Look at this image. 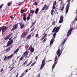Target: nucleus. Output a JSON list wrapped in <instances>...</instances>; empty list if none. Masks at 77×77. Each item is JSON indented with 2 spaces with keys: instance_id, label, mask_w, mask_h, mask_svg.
<instances>
[{
  "instance_id": "f257e3e1",
  "label": "nucleus",
  "mask_w": 77,
  "mask_h": 77,
  "mask_svg": "<svg viewBox=\"0 0 77 77\" xmlns=\"http://www.w3.org/2000/svg\"><path fill=\"white\" fill-rule=\"evenodd\" d=\"M60 27H61V25L59 26L58 27H57V26H55L53 29L52 30V32H55V33H54L53 35L52 38L53 39H54L55 38H56V33H57L58 32H59V29H60Z\"/></svg>"
},
{
  "instance_id": "f03ea898",
  "label": "nucleus",
  "mask_w": 77,
  "mask_h": 77,
  "mask_svg": "<svg viewBox=\"0 0 77 77\" xmlns=\"http://www.w3.org/2000/svg\"><path fill=\"white\" fill-rule=\"evenodd\" d=\"M54 60V63L52 66V70H53V69L54 68V67L55 66V65H56L57 64V60H58V59H57V56L55 57Z\"/></svg>"
},
{
  "instance_id": "7ed1b4c3",
  "label": "nucleus",
  "mask_w": 77,
  "mask_h": 77,
  "mask_svg": "<svg viewBox=\"0 0 77 77\" xmlns=\"http://www.w3.org/2000/svg\"><path fill=\"white\" fill-rule=\"evenodd\" d=\"M20 24V26H21L22 25V22L15 24L14 26L13 27L12 29L11 30V31H14V30H16V29H17L18 28V24Z\"/></svg>"
},
{
  "instance_id": "20e7f679",
  "label": "nucleus",
  "mask_w": 77,
  "mask_h": 77,
  "mask_svg": "<svg viewBox=\"0 0 77 77\" xmlns=\"http://www.w3.org/2000/svg\"><path fill=\"white\" fill-rule=\"evenodd\" d=\"M45 58H44V59L42 60V64L41 65V66L40 68V69L41 70L42 69V68H44V65H45Z\"/></svg>"
},
{
  "instance_id": "39448f33",
  "label": "nucleus",
  "mask_w": 77,
  "mask_h": 77,
  "mask_svg": "<svg viewBox=\"0 0 77 77\" xmlns=\"http://www.w3.org/2000/svg\"><path fill=\"white\" fill-rule=\"evenodd\" d=\"M63 48H62L60 51V48L57 51V55L58 54V57H59L60 55H61V54H62V51H63ZM59 51H60L59 52Z\"/></svg>"
},
{
  "instance_id": "423d86ee",
  "label": "nucleus",
  "mask_w": 77,
  "mask_h": 77,
  "mask_svg": "<svg viewBox=\"0 0 77 77\" xmlns=\"http://www.w3.org/2000/svg\"><path fill=\"white\" fill-rule=\"evenodd\" d=\"M70 2H68L67 5L66 7V14H67L69 10V5Z\"/></svg>"
},
{
  "instance_id": "0eeeda50",
  "label": "nucleus",
  "mask_w": 77,
  "mask_h": 77,
  "mask_svg": "<svg viewBox=\"0 0 77 77\" xmlns=\"http://www.w3.org/2000/svg\"><path fill=\"white\" fill-rule=\"evenodd\" d=\"M8 28V26H2V28L0 29H1V30H2V32H5V30H7Z\"/></svg>"
},
{
  "instance_id": "6e6552de",
  "label": "nucleus",
  "mask_w": 77,
  "mask_h": 77,
  "mask_svg": "<svg viewBox=\"0 0 77 77\" xmlns=\"http://www.w3.org/2000/svg\"><path fill=\"white\" fill-rule=\"evenodd\" d=\"M29 51H26V52L24 53V54L22 56L23 57H26L27 56V55L29 54Z\"/></svg>"
},
{
  "instance_id": "1a4fd4ad",
  "label": "nucleus",
  "mask_w": 77,
  "mask_h": 77,
  "mask_svg": "<svg viewBox=\"0 0 77 77\" xmlns=\"http://www.w3.org/2000/svg\"><path fill=\"white\" fill-rule=\"evenodd\" d=\"M73 30V28H71L69 29L68 31L67 32V36H68L69 35H70V34L71 33V32Z\"/></svg>"
},
{
  "instance_id": "9d476101",
  "label": "nucleus",
  "mask_w": 77,
  "mask_h": 77,
  "mask_svg": "<svg viewBox=\"0 0 77 77\" xmlns=\"http://www.w3.org/2000/svg\"><path fill=\"white\" fill-rule=\"evenodd\" d=\"M14 42V41L12 40H11V41H9L8 43L7 44V45L6 46L7 47H9L12 43Z\"/></svg>"
},
{
  "instance_id": "9b49d317",
  "label": "nucleus",
  "mask_w": 77,
  "mask_h": 77,
  "mask_svg": "<svg viewBox=\"0 0 77 77\" xmlns=\"http://www.w3.org/2000/svg\"><path fill=\"white\" fill-rule=\"evenodd\" d=\"M49 6H47V5H45L42 8V11H44V10H45V9L46 10H47L48 9V8H49ZM46 8V9H45Z\"/></svg>"
},
{
  "instance_id": "f8f14e48",
  "label": "nucleus",
  "mask_w": 77,
  "mask_h": 77,
  "mask_svg": "<svg viewBox=\"0 0 77 77\" xmlns=\"http://www.w3.org/2000/svg\"><path fill=\"white\" fill-rule=\"evenodd\" d=\"M63 21V15H62L60 17V20L59 21V23H62Z\"/></svg>"
},
{
  "instance_id": "ddd939ff",
  "label": "nucleus",
  "mask_w": 77,
  "mask_h": 77,
  "mask_svg": "<svg viewBox=\"0 0 77 77\" xmlns=\"http://www.w3.org/2000/svg\"><path fill=\"white\" fill-rule=\"evenodd\" d=\"M22 46H19L18 48H17L15 51L14 52V54H13L14 55V54H15L16 53H17L18 51H19V49H20V48H21V47Z\"/></svg>"
},
{
  "instance_id": "4468645a",
  "label": "nucleus",
  "mask_w": 77,
  "mask_h": 77,
  "mask_svg": "<svg viewBox=\"0 0 77 77\" xmlns=\"http://www.w3.org/2000/svg\"><path fill=\"white\" fill-rule=\"evenodd\" d=\"M54 41V39L52 38L50 42V45H52Z\"/></svg>"
},
{
  "instance_id": "2eb2a0df",
  "label": "nucleus",
  "mask_w": 77,
  "mask_h": 77,
  "mask_svg": "<svg viewBox=\"0 0 77 77\" xmlns=\"http://www.w3.org/2000/svg\"><path fill=\"white\" fill-rule=\"evenodd\" d=\"M28 15V16L27 17V19L28 21H29L30 20V17L32 16V15L30 13H29Z\"/></svg>"
},
{
  "instance_id": "dca6fc26",
  "label": "nucleus",
  "mask_w": 77,
  "mask_h": 77,
  "mask_svg": "<svg viewBox=\"0 0 77 77\" xmlns=\"http://www.w3.org/2000/svg\"><path fill=\"white\" fill-rule=\"evenodd\" d=\"M26 16H27V14H24L23 15V19L25 21H26Z\"/></svg>"
},
{
  "instance_id": "f3484780",
  "label": "nucleus",
  "mask_w": 77,
  "mask_h": 77,
  "mask_svg": "<svg viewBox=\"0 0 77 77\" xmlns=\"http://www.w3.org/2000/svg\"><path fill=\"white\" fill-rule=\"evenodd\" d=\"M11 48H12L11 47H10L8 48L5 50V51H7V52L9 51H10V50H11Z\"/></svg>"
},
{
  "instance_id": "a211bd4d",
  "label": "nucleus",
  "mask_w": 77,
  "mask_h": 77,
  "mask_svg": "<svg viewBox=\"0 0 77 77\" xmlns=\"http://www.w3.org/2000/svg\"><path fill=\"white\" fill-rule=\"evenodd\" d=\"M14 54H11V55L8 57H7V59H11V58H12V57H13V56H14Z\"/></svg>"
},
{
  "instance_id": "6ab92c4d",
  "label": "nucleus",
  "mask_w": 77,
  "mask_h": 77,
  "mask_svg": "<svg viewBox=\"0 0 77 77\" xmlns=\"http://www.w3.org/2000/svg\"><path fill=\"white\" fill-rule=\"evenodd\" d=\"M27 35V32H24L22 33V36L23 37H24V36H26Z\"/></svg>"
},
{
  "instance_id": "aec40b11",
  "label": "nucleus",
  "mask_w": 77,
  "mask_h": 77,
  "mask_svg": "<svg viewBox=\"0 0 77 77\" xmlns=\"http://www.w3.org/2000/svg\"><path fill=\"white\" fill-rule=\"evenodd\" d=\"M39 8H37L35 11V14H37L38 13V11H39Z\"/></svg>"
},
{
  "instance_id": "412c9836",
  "label": "nucleus",
  "mask_w": 77,
  "mask_h": 77,
  "mask_svg": "<svg viewBox=\"0 0 77 77\" xmlns=\"http://www.w3.org/2000/svg\"><path fill=\"white\" fill-rule=\"evenodd\" d=\"M64 8H65V7L64 6V4H63L61 7V11H63V9H64Z\"/></svg>"
},
{
  "instance_id": "4be33fe9",
  "label": "nucleus",
  "mask_w": 77,
  "mask_h": 77,
  "mask_svg": "<svg viewBox=\"0 0 77 77\" xmlns=\"http://www.w3.org/2000/svg\"><path fill=\"white\" fill-rule=\"evenodd\" d=\"M24 3V1H23V2H20L18 4V6H20V5H21V4H23Z\"/></svg>"
},
{
  "instance_id": "5701e85b",
  "label": "nucleus",
  "mask_w": 77,
  "mask_h": 77,
  "mask_svg": "<svg viewBox=\"0 0 77 77\" xmlns=\"http://www.w3.org/2000/svg\"><path fill=\"white\" fill-rule=\"evenodd\" d=\"M54 12V10H52L51 11V15H52V16H53L54 14H53V12Z\"/></svg>"
},
{
  "instance_id": "b1692460",
  "label": "nucleus",
  "mask_w": 77,
  "mask_h": 77,
  "mask_svg": "<svg viewBox=\"0 0 77 77\" xmlns=\"http://www.w3.org/2000/svg\"><path fill=\"white\" fill-rule=\"evenodd\" d=\"M66 41V39H65L64 41L61 44H62V45H63V44H65V43Z\"/></svg>"
},
{
  "instance_id": "393cba45",
  "label": "nucleus",
  "mask_w": 77,
  "mask_h": 77,
  "mask_svg": "<svg viewBox=\"0 0 77 77\" xmlns=\"http://www.w3.org/2000/svg\"><path fill=\"white\" fill-rule=\"evenodd\" d=\"M30 51L32 53H33L34 51V48H32L30 50Z\"/></svg>"
},
{
  "instance_id": "a878e982",
  "label": "nucleus",
  "mask_w": 77,
  "mask_h": 77,
  "mask_svg": "<svg viewBox=\"0 0 77 77\" xmlns=\"http://www.w3.org/2000/svg\"><path fill=\"white\" fill-rule=\"evenodd\" d=\"M25 71H24L23 72L21 75V77H23V75H25V74H26V72H24Z\"/></svg>"
},
{
  "instance_id": "bb28decb",
  "label": "nucleus",
  "mask_w": 77,
  "mask_h": 77,
  "mask_svg": "<svg viewBox=\"0 0 77 77\" xmlns=\"http://www.w3.org/2000/svg\"><path fill=\"white\" fill-rule=\"evenodd\" d=\"M12 4V2H8V6H10L11 5V4Z\"/></svg>"
},
{
  "instance_id": "cd10ccee",
  "label": "nucleus",
  "mask_w": 77,
  "mask_h": 77,
  "mask_svg": "<svg viewBox=\"0 0 77 77\" xmlns=\"http://www.w3.org/2000/svg\"><path fill=\"white\" fill-rule=\"evenodd\" d=\"M30 38H31V35H29L26 38L27 39H30Z\"/></svg>"
},
{
  "instance_id": "c85d7f7f",
  "label": "nucleus",
  "mask_w": 77,
  "mask_h": 77,
  "mask_svg": "<svg viewBox=\"0 0 77 77\" xmlns=\"http://www.w3.org/2000/svg\"><path fill=\"white\" fill-rule=\"evenodd\" d=\"M36 62H34V63H33L31 65V66H30V67H31L32 66H33V65H35V63H36Z\"/></svg>"
},
{
  "instance_id": "c756f323",
  "label": "nucleus",
  "mask_w": 77,
  "mask_h": 77,
  "mask_svg": "<svg viewBox=\"0 0 77 77\" xmlns=\"http://www.w3.org/2000/svg\"><path fill=\"white\" fill-rule=\"evenodd\" d=\"M24 24H23L21 26H20V29H22L23 28H24Z\"/></svg>"
},
{
  "instance_id": "7c9ffc66",
  "label": "nucleus",
  "mask_w": 77,
  "mask_h": 77,
  "mask_svg": "<svg viewBox=\"0 0 77 77\" xmlns=\"http://www.w3.org/2000/svg\"><path fill=\"white\" fill-rule=\"evenodd\" d=\"M14 17V15H13L10 16V18L11 19V20H13V19H14V17Z\"/></svg>"
},
{
  "instance_id": "2f4dec72",
  "label": "nucleus",
  "mask_w": 77,
  "mask_h": 77,
  "mask_svg": "<svg viewBox=\"0 0 77 77\" xmlns=\"http://www.w3.org/2000/svg\"><path fill=\"white\" fill-rule=\"evenodd\" d=\"M32 61H31L29 63H28V64H27L26 65V66H29V65H30V64H31V63L32 62Z\"/></svg>"
},
{
  "instance_id": "473e14b6",
  "label": "nucleus",
  "mask_w": 77,
  "mask_h": 77,
  "mask_svg": "<svg viewBox=\"0 0 77 77\" xmlns=\"http://www.w3.org/2000/svg\"><path fill=\"white\" fill-rule=\"evenodd\" d=\"M27 63V60L26 61L23 63V65H25Z\"/></svg>"
},
{
  "instance_id": "72a5a7b5",
  "label": "nucleus",
  "mask_w": 77,
  "mask_h": 77,
  "mask_svg": "<svg viewBox=\"0 0 77 77\" xmlns=\"http://www.w3.org/2000/svg\"><path fill=\"white\" fill-rule=\"evenodd\" d=\"M23 56L21 57L20 58L19 60L20 61H21V60H23Z\"/></svg>"
},
{
  "instance_id": "f704fd0d",
  "label": "nucleus",
  "mask_w": 77,
  "mask_h": 77,
  "mask_svg": "<svg viewBox=\"0 0 77 77\" xmlns=\"http://www.w3.org/2000/svg\"><path fill=\"white\" fill-rule=\"evenodd\" d=\"M9 38L8 37V36H6V37H5V40H7V39H9Z\"/></svg>"
},
{
  "instance_id": "c9c22d12",
  "label": "nucleus",
  "mask_w": 77,
  "mask_h": 77,
  "mask_svg": "<svg viewBox=\"0 0 77 77\" xmlns=\"http://www.w3.org/2000/svg\"><path fill=\"white\" fill-rule=\"evenodd\" d=\"M56 4H57V3H56V1H55L53 2V5H54V6H55L56 5Z\"/></svg>"
},
{
  "instance_id": "e433bc0d",
  "label": "nucleus",
  "mask_w": 77,
  "mask_h": 77,
  "mask_svg": "<svg viewBox=\"0 0 77 77\" xmlns=\"http://www.w3.org/2000/svg\"><path fill=\"white\" fill-rule=\"evenodd\" d=\"M47 38H45L42 41V42H43V43L45 42L46 41V40H47Z\"/></svg>"
},
{
  "instance_id": "4c0bfd02",
  "label": "nucleus",
  "mask_w": 77,
  "mask_h": 77,
  "mask_svg": "<svg viewBox=\"0 0 77 77\" xmlns=\"http://www.w3.org/2000/svg\"><path fill=\"white\" fill-rule=\"evenodd\" d=\"M12 33H11L8 35V36L9 37V38H10L11 36H12Z\"/></svg>"
},
{
  "instance_id": "58836bf2",
  "label": "nucleus",
  "mask_w": 77,
  "mask_h": 77,
  "mask_svg": "<svg viewBox=\"0 0 77 77\" xmlns=\"http://www.w3.org/2000/svg\"><path fill=\"white\" fill-rule=\"evenodd\" d=\"M3 4H2L0 6V9H1L2 8V7H3Z\"/></svg>"
},
{
  "instance_id": "ea45409f",
  "label": "nucleus",
  "mask_w": 77,
  "mask_h": 77,
  "mask_svg": "<svg viewBox=\"0 0 77 77\" xmlns=\"http://www.w3.org/2000/svg\"><path fill=\"white\" fill-rule=\"evenodd\" d=\"M24 12H25V10H22L20 11V13H23Z\"/></svg>"
},
{
  "instance_id": "a19ab883",
  "label": "nucleus",
  "mask_w": 77,
  "mask_h": 77,
  "mask_svg": "<svg viewBox=\"0 0 77 77\" xmlns=\"http://www.w3.org/2000/svg\"><path fill=\"white\" fill-rule=\"evenodd\" d=\"M7 56H5L4 59V61H5V60H6V59H7Z\"/></svg>"
},
{
  "instance_id": "79ce46f5",
  "label": "nucleus",
  "mask_w": 77,
  "mask_h": 77,
  "mask_svg": "<svg viewBox=\"0 0 77 77\" xmlns=\"http://www.w3.org/2000/svg\"><path fill=\"white\" fill-rule=\"evenodd\" d=\"M14 67H12L10 70V71H12V69H14Z\"/></svg>"
},
{
  "instance_id": "37998d69",
  "label": "nucleus",
  "mask_w": 77,
  "mask_h": 77,
  "mask_svg": "<svg viewBox=\"0 0 77 77\" xmlns=\"http://www.w3.org/2000/svg\"><path fill=\"white\" fill-rule=\"evenodd\" d=\"M74 21H77V15L74 20Z\"/></svg>"
},
{
  "instance_id": "c03bdc74",
  "label": "nucleus",
  "mask_w": 77,
  "mask_h": 77,
  "mask_svg": "<svg viewBox=\"0 0 77 77\" xmlns=\"http://www.w3.org/2000/svg\"><path fill=\"white\" fill-rule=\"evenodd\" d=\"M55 23V21H53L52 22V25H54Z\"/></svg>"
},
{
  "instance_id": "a18cd8bd",
  "label": "nucleus",
  "mask_w": 77,
  "mask_h": 77,
  "mask_svg": "<svg viewBox=\"0 0 77 77\" xmlns=\"http://www.w3.org/2000/svg\"><path fill=\"white\" fill-rule=\"evenodd\" d=\"M55 8H56V7H55V5H53L52 7L53 9H55Z\"/></svg>"
},
{
  "instance_id": "49530a36",
  "label": "nucleus",
  "mask_w": 77,
  "mask_h": 77,
  "mask_svg": "<svg viewBox=\"0 0 77 77\" xmlns=\"http://www.w3.org/2000/svg\"><path fill=\"white\" fill-rule=\"evenodd\" d=\"M34 28L33 27L31 30L30 31V32H32V31H33V30L34 29Z\"/></svg>"
},
{
  "instance_id": "de8ad7c7",
  "label": "nucleus",
  "mask_w": 77,
  "mask_h": 77,
  "mask_svg": "<svg viewBox=\"0 0 77 77\" xmlns=\"http://www.w3.org/2000/svg\"><path fill=\"white\" fill-rule=\"evenodd\" d=\"M34 5L35 6H37V5H38V3L36 2H35L34 3Z\"/></svg>"
},
{
  "instance_id": "09e8293b",
  "label": "nucleus",
  "mask_w": 77,
  "mask_h": 77,
  "mask_svg": "<svg viewBox=\"0 0 77 77\" xmlns=\"http://www.w3.org/2000/svg\"><path fill=\"white\" fill-rule=\"evenodd\" d=\"M46 36L45 35L44 37H43L42 38V40H43V39H44V38H45V37H46Z\"/></svg>"
},
{
  "instance_id": "8fccbe9b",
  "label": "nucleus",
  "mask_w": 77,
  "mask_h": 77,
  "mask_svg": "<svg viewBox=\"0 0 77 77\" xmlns=\"http://www.w3.org/2000/svg\"><path fill=\"white\" fill-rule=\"evenodd\" d=\"M32 45H30V47L29 48V50H31L32 49Z\"/></svg>"
},
{
  "instance_id": "3c124183",
  "label": "nucleus",
  "mask_w": 77,
  "mask_h": 77,
  "mask_svg": "<svg viewBox=\"0 0 77 77\" xmlns=\"http://www.w3.org/2000/svg\"><path fill=\"white\" fill-rule=\"evenodd\" d=\"M18 75H19V73H18V72H17V75L15 76V77H18Z\"/></svg>"
},
{
  "instance_id": "603ef678",
  "label": "nucleus",
  "mask_w": 77,
  "mask_h": 77,
  "mask_svg": "<svg viewBox=\"0 0 77 77\" xmlns=\"http://www.w3.org/2000/svg\"><path fill=\"white\" fill-rule=\"evenodd\" d=\"M35 13V11L34 10L32 11V12H31L30 13H31V14H34Z\"/></svg>"
},
{
  "instance_id": "864d4df0",
  "label": "nucleus",
  "mask_w": 77,
  "mask_h": 77,
  "mask_svg": "<svg viewBox=\"0 0 77 77\" xmlns=\"http://www.w3.org/2000/svg\"><path fill=\"white\" fill-rule=\"evenodd\" d=\"M38 34H37L35 35V37L38 38Z\"/></svg>"
},
{
  "instance_id": "5fc2aeb1",
  "label": "nucleus",
  "mask_w": 77,
  "mask_h": 77,
  "mask_svg": "<svg viewBox=\"0 0 77 77\" xmlns=\"http://www.w3.org/2000/svg\"><path fill=\"white\" fill-rule=\"evenodd\" d=\"M3 71V69L2 68L0 70V72H2Z\"/></svg>"
},
{
  "instance_id": "6e6d98bb",
  "label": "nucleus",
  "mask_w": 77,
  "mask_h": 77,
  "mask_svg": "<svg viewBox=\"0 0 77 77\" xmlns=\"http://www.w3.org/2000/svg\"><path fill=\"white\" fill-rule=\"evenodd\" d=\"M35 23H36V21H35L34 22H33L32 24H33L34 25L35 24Z\"/></svg>"
},
{
  "instance_id": "4d7b16f0",
  "label": "nucleus",
  "mask_w": 77,
  "mask_h": 77,
  "mask_svg": "<svg viewBox=\"0 0 77 77\" xmlns=\"http://www.w3.org/2000/svg\"><path fill=\"white\" fill-rule=\"evenodd\" d=\"M40 73H39V74L38 75V77H40Z\"/></svg>"
},
{
  "instance_id": "13d9d810",
  "label": "nucleus",
  "mask_w": 77,
  "mask_h": 77,
  "mask_svg": "<svg viewBox=\"0 0 77 77\" xmlns=\"http://www.w3.org/2000/svg\"><path fill=\"white\" fill-rule=\"evenodd\" d=\"M38 59V57L36 56L35 58V59L36 60H37V59Z\"/></svg>"
},
{
  "instance_id": "bf43d9fd",
  "label": "nucleus",
  "mask_w": 77,
  "mask_h": 77,
  "mask_svg": "<svg viewBox=\"0 0 77 77\" xmlns=\"http://www.w3.org/2000/svg\"><path fill=\"white\" fill-rule=\"evenodd\" d=\"M34 35H35V33H33L32 35V37H33V36H34Z\"/></svg>"
},
{
  "instance_id": "052dcab7",
  "label": "nucleus",
  "mask_w": 77,
  "mask_h": 77,
  "mask_svg": "<svg viewBox=\"0 0 77 77\" xmlns=\"http://www.w3.org/2000/svg\"><path fill=\"white\" fill-rule=\"evenodd\" d=\"M11 39H12V37H11L9 39V40L11 41Z\"/></svg>"
},
{
  "instance_id": "680f3d73",
  "label": "nucleus",
  "mask_w": 77,
  "mask_h": 77,
  "mask_svg": "<svg viewBox=\"0 0 77 77\" xmlns=\"http://www.w3.org/2000/svg\"><path fill=\"white\" fill-rule=\"evenodd\" d=\"M25 71L26 72H28V71H27V70H26Z\"/></svg>"
},
{
  "instance_id": "e2e57ef3",
  "label": "nucleus",
  "mask_w": 77,
  "mask_h": 77,
  "mask_svg": "<svg viewBox=\"0 0 77 77\" xmlns=\"http://www.w3.org/2000/svg\"><path fill=\"white\" fill-rule=\"evenodd\" d=\"M20 57V56L19 57H18L17 58V59H18V58H19Z\"/></svg>"
},
{
  "instance_id": "0e129e2a",
  "label": "nucleus",
  "mask_w": 77,
  "mask_h": 77,
  "mask_svg": "<svg viewBox=\"0 0 77 77\" xmlns=\"http://www.w3.org/2000/svg\"><path fill=\"white\" fill-rule=\"evenodd\" d=\"M45 36H47V34H45Z\"/></svg>"
},
{
  "instance_id": "69168bd1",
  "label": "nucleus",
  "mask_w": 77,
  "mask_h": 77,
  "mask_svg": "<svg viewBox=\"0 0 77 77\" xmlns=\"http://www.w3.org/2000/svg\"><path fill=\"white\" fill-rule=\"evenodd\" d=\"M32 27H33V26H32V25H31L30 26V28L32 29Z\"/></svg>"
},
{
  "instance_id": "338daca9",
  "label": "nucleus",
  "mask_w": 77,
  "mask_h": 77,
  "mask_svg": "<svg viewBox=\"0 0 77 77\" xmlns=\"http://www.w3.org/2000/svg\"><path fill=\"white\" fill-rule=\"evenodd\" d=\"M71 0H68V2H70V1H71Z\"/></svg>"
},
{
  "instance_id": "774afa93",
  "label": "nucleus",
  "mask_w": 77,
  "mask_h": 77,
  "mask_svg": "<svg viewBox=\"0 0 77 77\" xmlns=\"http://www.w3.org/2000/svg\"><path fill=\"white\" fill-rule=\"evenodd\" d=\"M32 26H34V24H33V23H32Z\"/></svg>"
}]
</instances>
